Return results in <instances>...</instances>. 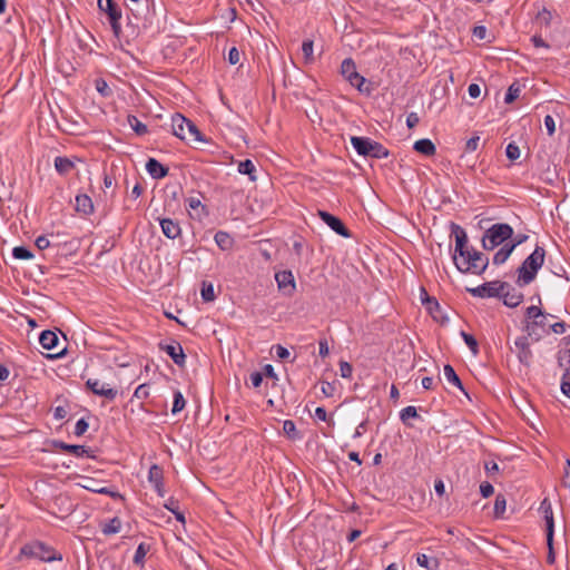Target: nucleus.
Segmentation results:
<instances>
[{"label": "nucleus", "instance_id": "32", "mask_svg": "<svg viewBox=\"0 0 570 570\" xmlns=\"http://www.w3.org/2000/svg\"><path fill=\"white\" fill-rule=\"evenodd\" d=\"M238 171L243 175H247L252 181L256 180L255 171L256 167L250 159H245L238 164Z\"/></svg>", "mask_w": 570, "mask_h": 570}, {"label": "nucleus", "instance_id": "2", "mask_svg": "<svg viewBox=\"0 0 570 570\" xmlns=\"http://www.w3.org/2000/svg\"><path fill=\"white\" fill-rule=\"evenodd\" d=\"M452 259L458 271L463 274L481 275L489 265V258L473 247L464 250L463 255H453Z\"/></svg>", "mask_w": 570, "mask_h": 570}, {"label": "nucleus", "instance_id": "64", "mask_svg": "<svg viewBox=\"0 0 570 570\" xmlns=\"http://www.w3.org/2000/svg\"><path fill=\"white\" fill-rule=\"evenodd\" d=\"M468 92L471 98H479L481 95V88L478 83H471L469 85Z\"/></svg>", "mask_w": 570, "mask_h": 570}, {"label": "nucleus", "instance_id": "52", "mask_svg": "<svg viewBox=\"0 0 570 570\" xmlns=\"http://www.w3.org/2000/svg\"><path fill=\"white\" fill-rule=\"evenodd\" d=\"M88 428H89L88 422L85 419H80L76 423L73 433L77 436H81L87 432Z\"/></svg>", "mask_w": 570, "mask_h": 570}, {"label": "nucleus", "instance_id": "57", "mask_svg": "<svg viewBox=\"0 0 570 570\" xmlns=\"http://www.w3.org/2000/svg\"><path fill=\"white\" fill-rule=\"evenodd\" d=\"M35 245L37 246L38 249L43 250L50 246V240L48 239L47 236L41 235V236L37 237Z\"/></svg>", "mask_w": 570, "mask_h": 570}, {"label": "nucleus", "instance_id": "62", "mask_svg": "<svg viewBox=\"0 0 570 570\" xmlns=\"http://www.w3.org/2000/svg\"><path fill=\"white\" fill-rule=\"evenodd\" d=\"M137 399H146L148 396V386L146 384L139 385L134 393Z\"/></svg>", "mask_w": 570, "mask_h": 570}, {"label": "nucleus", "instance_id": "1", "mask_svg": "<svg viewBox=\"0 0 570 570\" xmlns=\"http://www.w3.org/2000/svg\"><path fill=\"white\" fill-rule=\"evenodd\" d=\"M26 559H35L41 562H55L62 561V553L56 550L52 546L40 541L33 540L24 543L17 556V560L21 561Z\"/></svg>", "mask_w": 570, "mask_h": 570}, {"label": "nucleus", "instance_id": "58", "mask_svg": "<svg viewBox=\"0 0 570 570\" xmlns=\"http://www.w3.org/2000/svg\"><path fill=\"white\" fill-rule=\"evenodd\" d=\"M479 141H480V137L479 136H473L471 137L466 144H465V151H474L476 150L478 146H479Z\"/></svg>", "mask_w": 570, "mask_h": 570}, {"label": "nucleus", "instance_id": "59", "mask_svg": "<svg viewBox=\"0 0 570 570\" xmlns=\"http://www.w3.org/2000/svg\"><path fill=\"white\" fill-rule=\"evenodd\" d=\"M420 122V117L416 112H410L406 117V126L412 129Z\"/></svg>", "mask_w": 570, "mask_h": 570}, {"label": "nucleus", "instance_id": "28", "mask_svg": "<svg viewBox=\"0 0 570 570\" xmlns=\"http://www.w3.org/2000/svg\"><path fill=\"white\" fill-rule=\"evenodd\" d=\"M416 562L420 567L425 568L426 570H438L440 567L438 558H430L424 553H419L416 556Z\"/></svg>", "mask_w": 570, "mask_h": 570}, {"label": "nucleus", "instance_id": "15", "mask_svg": "<svg viewBox=\"0 0 570 570\" xmlns=\"http://www.w3.org/2000/svg\"><path fill=\"white\" fill-rule=\"evenodd\" d=\"M86 386L96 395L104 396L110 401L115 400L118 392L117 390L109 387L108 384L101 383L98 379H89L86 382Z\"/></svg>", "mask_w": 570, "mask_h": 570}, {"label": "nucleus", "instance_id": "60", "mask_svg": "<svg viewBox=\"0 0 570 570\" xmlns=\"http://www.w3.org/2000/svg\"><path fill=\"white\" fill-rule=\"evenodd\" d=\"M531 42L535 48H550L549 43H547L540 35L532 36Z\"/></svg>", "mask_w": 570, "mask_h": 570}, {"label": "nucleus", "instance_id": "13", "mask_svg": "<svg viewBox=\"0 0 570 570\" xmlns=\"http://www.w3.org/2000/svg\"><path fill=\"white\" fill-rule=\"evenodd\" d=\"M52 445L56 450L72 453L73 455H76L78 458H82V456H87V458H91V459L96 458L95 451L85 445L68 444L62 441H53Z\"/></svg>", "mask_w": 570, "mask_h": 570}, {"label": "nucleus", "instance_id": "43", "mask_svg": "<svg viewBox=\"0 0 570 570\" xmlns=\"http://www.w3.org/2000/svg\"><path fill=\"white\" fill-rule=\"evenodd\" d=\"M147 552H148V547L144 542L140 543L135 551V556H134V560H132L134 563L137 566H142Z\"/></svg>", "mask_w": 570, "mask_h": 570}, {"label": "nucleus", "instance_id": "22", "mask_svg": "<svg viewBox=\"0 0 570 570\" xmlns=\"http://www.w3.org/2000/svg\"><path fill=\"white\" fill-rule=\"evenodd\" d=\"M76 206L75 209L77 213L88 216L94 213V203L91 198L86 194H79L75 198Z\"/></svg>", "mask_w": 570, "mask_h": 570}, {"label": "nucleus", "instance_id": "53", "mask_svg": "<svg viewBox=\"0 0 570 570\" xmlns=\"http://www.w3.org/2000/svg\"><path fill=\"white\" fill-rule=\"evenodd\" d=\"M480 492L483 498H489L494 493V488L490 482L484 481L480 484Z\"/></svg>", "mask_w": 570, "mask_h": 570}, {"label": "nucleus", "instance_id": "38", "mask_svg": "<svg viewBox=\"0 0 570 570\" xmlns=\"http://www.w3.org/2000/svg\"><path fill=\"white\" fill-rule=\"evenodd\" d=\"M535 19L541 26L549 28L552 22V12L547 8H543L538 12Z\"/></svg>", "mask_w": 570, "mask_h": 570}, {"label": "nucleus", "instance_id": "33", "mask_svg": "<svg viewBox=\"0 0 570 570\" xmlns=\"http://www.w3.org/2000/svg\"><path fill=\"white\" fill-rule=\"evenodd\" d=\"M121 529V520L118 517H115L109 520L108 523H106L101 531L106 535L118 533Z\"/></svg>", "mask_w": 570, "mask_h": 570}, {"label": "nucleus", "instance_id": "56", "mask_svg": "<svg viewBox=\"0 0 570 570\" xmlns=\"http://www.w3.org/2000/svg\"><path fill=\"white\" fill-rule=\"evenodd\" d=\"M544 126L547 128L548 135L552 136L556 131V122L552 116L547 115L544 117Z\"/></svg>", "mask_w": 570, "mask_h": 570}, {"label": "nucleus", "instance_id": "14", "mask_svg": "<svg viewBox=\"0 0 570 570\" xmlns=\"http://www.w3.org/2000/svg\"><path fill=\"white\" fill-rule=\"evenodd\" d=\"M318 216L332 230H334L340 236L345 238L351 236L350 230L338 217L325 210H318Z\"/></svg>", "mask_w": 570, "mask_h": 570}, {"label": "nucleus", "instance_id": "35", "mask_svg": "<svg viewBox=\"0 0 570 570\" xmlns=\"http://www.w3.org/2000/svg\"><path fill=\"white\" fill-rule=\"evenodd\" d=\"M200 295L204 302H213L216 298L214 285L209 282H203Z\"/></svg>", "mask_w": 570, "mask_h": 570}, {"label": "nucleus", "instance_id": "30", "mask_svg": "<svg viewBox=\"0 0 570 570\" xmlns=\"http://www.w3.org/2000/svg\"><path fill=\"white\" fill-rule=\"evenodd\" d=\"M148 481L153 485H160L164 481V471L158 464H153L148 472Z\"/></svg>", "mask_w": 570, "mask_h": 570}, {"label": "nucleus", "instance_id": "29", "mask_svg": "<svg viewBox=\"0 0 570 570\" xmlns=\"http://www.w3.org/2000/svg\"><path fill=\"white\" fill-rule=\"evenodd\" d=\"M513 252V246L504 244L493 256V264L501 265L510 257Z\"/></svg>", "mask_w": 570, "mask_h": 570}, {"label": "nucleus", "instance_id": "18", "mask_svg": "<svg viewBox=\"0 0 570 570\" xmlns=\"http://www.w3.org/2000/svg\"><path fill=\"white\" fill-rule=\"evenodd\" d=\"M275 279L277 282L278 288L287 295H292L295 292V279L291 271H281L276 273Z\"/></svg>", "mask_w": 570, "mask_h": 570}, {"label": "nucleus", "instance_id": "51", "mask_svg": "<svg viewBox=\"0 0 570 570\" xmlns=\"http://www.w3.org/2000/svg\"><path fill=\"white\" fill-rule=\"evenodd\" d=\"M422 293L426 296L425 299H422L423 303L426 305V308L430 311V313H433V309H439L440 305L438 301L433 297H429L426 291L422 287Z\"/></svg>", "mask_w": 570, "mask_h": 570}, {"label": "nucleus", "instance_id": "36", "mask_svg": "<svg viewBox=\"0 0 570 570\" xmlns=\"http://www.w3.org/2000/svg\"><path fill=\"white\" fill-rule=\"evenodd\" d=\"M96 90L105 98L112 95V90L104 78H97L95 80Z\"/></svg>", "mask_w": 570, "mask_h": 570}, {"label": "nucleus", "instance_id": "37", "mask_svg": "<svg viewBox=\"0 0 570 570\" xmlns=\"http://www.w3.org/2000/svg\"><path fill=\"white\" fill-rule=\"evenodd\" d=\"M185 405H186V401L184 399L183 393L180 391H175L171 413L173 414L179 413L180 411L184 410Z\"/></svg>", "mask_w": 570, "mask_h": 570}, {"label": "nucleus", "instance_id": "44", "mask_svg": "<svg viewBox=\"0 0 570 570\" xmlns=\"http://www.w3.org/2000/svg\"><path fill=\"white\" fill-rule=\"evenodd\" d=\"M313 47L314 42L311 39H306L302 43V51L306 62H312L314 60Z\"/></svg>", "mask_w": 570, "mask_h": 570}, {"label": "nucleus", "instance_id": "41", "mask_svg": "<svg viewBox=\"0 0 570 570\" xmlns=\"http://www.w3.org/2000/svg\"><path fill=\"white\" fill-rule=\"evenodd\" d=\"M415 417H419V414H417V411H416V407L413 406V405H409L406 407H404L401 412H400V419L401 421L406 424V425H410L407 423V420L409 419H415Z\"/></svg>", "mask_w": 570, "mask_h": 570}, {"label": "nucleus", "instance_id": "42", "mask_svg": "<svg viewBox=\"0 0 570 570\" xmlns=\"http://www.w3.org/2000/svg\"><path fill=\"white\" fill-rule=\"evenodd\" d=\"M12 256L17 259L28 261L33 257V254L24 246H17L12 249Z\"/></svg>", "mask_w": 570, "mask_h": 570}, {"label": "nucleus", "instance_id": "21", "mask_svg": "<svg viewBox=\"0 0 570 570\" xmlns=\"http://www.w3.org/2000/svg\"><path fill=\"white\" fill-rule=\"evenodd\" d=\"M146 170L154 179H161L168 175V167L164 166L155 158L147 160Z\"/></svg>", "mask_w": 570, "mask_h": 570}, {"label": "nucleus", "instance_id": "46", "mask_svg": "<svg viewBox=\"0 0 570 570\" xmlns=\"http://www.w3.org/2000/svg\"><path fill=\"white\" fill-rule=\"evenodd\" d=\"M507 501L502 494L497 495L494 501V514L495 517H501L505 511Z\"/></svg>", "mask_w": 570, "mask_h": 570}, {"label": "nucleus", "instance_id": "27", "mask_svg": "<svg viewBox=\"0 0 570 570\" xmlns=\"http://www.w3.org/2000/svg\"><path fill=\"white\" fill-rule=\"evenodd\" d=\"M214 239L222 250H230L234 246V239L227 232L218 230Z\"/></svg>", "mask_w": 570, "mask_h": 570}, {"label": "nucleus", "instance_id": "8", "mask_svg": "<svg viewBox=\"0 0 570 570\" xmlns=\"http://www.w3.org/2000/svg\"><path fill=\"white\" fill-rule=\"evenodd\" d=\"M98 8L105 12L112 33L117 39L121 37V9L114 0H98Z\"/></svg>", "mask_w": 570, "mask_h": 570}, {"label": "nucleus", "instance_id": "23", "mask_svg": "<svg viewBox=\"0 0 570 570\" xmlns=\"http://www.w3.org/2000/svg\"><path fill=\"white\" fill-rule=\"evenodd\" d=\"M541 508L543 509L544 520H546V530H547V539L549 541L553 540V530H554V521L553 513L550 503L544 499L541 503Z\"/></svg>", "mask_w": 570, "mask_h": 570}, {"label": "nucleus", "instance_id": "31", "mask_svg": "<svg viewBox=\"0 0 570 570\" xmlns=\"http://www.w3.org/2000/svg\"><path fill=\"white\" fill-rule=\"evenodd\" d=\"M443 371H444V376H445V379L448 380L449 383H451L454 386L459 387L461 391H464L462 382H461L460 377L458 376V374L455 373V371L452 367V365H450V364L444 365Z\"/></svg>", "mask_w": 570, "mask_h": 570}, {"label": "nucleus", "instance_id": "63", "mask_svg": "<svg viewBox=\"0 0 570 570\" xmlns=\"http://www.w3.org/2000/svg\"><path fill=\"white\" fill-rule=\"evenodd\" d=\"M487 32L488 30L484 26H476L473 28V36L480 40L485 39Z\"/></svg>", "mask_w": 570, "mask_h": 570}, {"label": "nucleus", "instance_id": "10", "mask_svg": "<svg viewBox=\"0 0 570 570\" xmlns=\"http://www.w3.org/2000/svg\"><path fill=\"white\" fill-rule=\"evenodd\" d=\"M508 287V283L493 281L487 282L478 287L469 288L468 291L475 297L481 298H490V297H499L502 294V289Z\"/></svg>", "mask_w": 570, "mask_h": 570}, {"label": "nucleus", "instance_id": "61", "mask_svg": "<svg viewBox=\"0 0 570 570\" xmlns=\"http://www.w3.org/2000/svg\"><path fill=\"white\" fill-rule=\"evenodd\" d=\"M550 330L556 334H563L567 330V324L561 321L550 325Z\"/></svg>", "mask_w": 570, "mask_h": 570}, {"label": "nucleus", "instance_id": "39", "mask_svg": "<svg viewBox=\"0 0 570 570\" xmlns=\"http://www.w3.org/2000/svg\"><path fill=\"white\" fill-rule=\"evenodd\" d=\"M520 91H521V88L518 82H513L512 85H510L508 88V91L505 94V97H504V102L505 104L513 102L519 97Z\"/></svg>", "mask_w": 570, "mask_h": 570}, {"label": "nucleus", "instance_id": "6", "mask_svg": "<svg viewBox=\"0 0 570 570\" xmlns=\"http://www.w3.org/2000/svg\"><path fill=\"white\" fill-rule=\"evenodd\" d=\"M351 144L358 155L372 158H386L389 150L380 142L366 137H352Z\"/></svg>", "mask_w": 570, "mask_h": 570}, {"label": "nucleus", "instance_id": "20", "mask_svg": "<svg viewBox=\"0 0 570 570\" xmlns=\"http://www.w3.org/2000/svg\"><path fill=\"white\" fill-rule=\"evenodd\" d=\"M159 224L161 227L163 234L169 238L175 239L180 236L181 228L178 222L170 218H159Z\"/></svg>", "mask_w": 570, "mask_h": 570}, {"label": "nucleus", "instance_id": "26", "mask_svg": "<svg viewBox=\"0 0 570 570\" xmlns=\"http://www.w3.org/2000/svg\"><path fill=\"white\" fill-rule=\"evenodd\" d=\"M55 168L59 175L66 176L75 168V163L68 157L58 156L55 158Z\"/></svg>", "mask_w": 570, "mask_h": 570}, {"label": "nucleus", "instance_id": "19", "mask_svg": "<svg viewBox=\"0 0 570 570\" xmlns=\"http://www.w3.org/2000/svg\"><path fill=\"white\" fill-rule=\"evenodd\" d=\"M499 298H502L503 304L508 307H517L522 303L523 294L508 284V287L502 289V294H500Z\"/></svg>", "mask_w": 570, "mask_h": 570}, {"label": "nucleus", "instance_id": "24", "mask_svg": "<svg viewBox=\"0 0 570 570\" xmlns=\"http://www.w3.org/2000/svg\"><path fill=\"white\" fill-rule=\"evenodd\" d=\"M58 342H59L58 335L50 330H46V331L41 332V334L39 336V343L41 344V346L45 350H48V351L53 350L58 345Z\"/></svg>", "mask_w": 570, "mask_h": 570}, {"label": "nucleus", "instance_id": "12", "mask_svg": "<svg viewBox=\"0 0 570 570\" xmlns=\"http://www.w3.org/2000/svg\"><path fill=\"white\" fill-rule=\"evenodd\" d=\"M82 482H79L78 485L82 489H86L94 493L105 494L112 499H124V497L116 490L108 488V487H101L100 481L89 478V476H81Z\"/></svg>", "mask_w": 570, "mask_h": 570}, {"label": "nucleus", "instance_id": "25", "mask_svg": "<svg viewBox=\"0 0 570 570\" xmlns=\"http://www.w3.org/2000/svg\"><path fill=\"white\" fill-rule=\"evenodd\" d=\"M414 150L424 155V156H433L436 153V147L432 142V140L428 138H423L416 140L413 146Z\"/></svg>", "mask_w": 570, "mask_h": 570}, {"label": "nucleus", "instance_id": "47", "mask_svg": "<svg viewBox=\"0 0 570 570\" xmlns=\"http://www.w3.org/2000/svg\"><path fill=\"white\" fill-rule=\"evenodd\" d=\"M315 417L320 421L326 422L330 426L334 425L333 417L328 416L326 410L322 406L315 409Z\"/></svg>", "mask_w": 570, "mask_h": 570}, {"label": "nucleus", "instance_id": "49", "mask_svg": "<svg viewBox=\"0 0 570 570\" xmlns=\"http://www.w3.org/2000/svg\"><path fill=\"white\" fill-rule=\"evenodd\" d=\"M505 155L510 160H517L520 157V148L514 144H508Z\"/></svg>", "mask_w": 570, "mask_h": 570}, {"label": "nucleus", "instance_id": "3", "mask_svg": "<svg viewBox=\"0 0 570 570\" xmlns=\"http://www.w3.org/2000/svg\"><path fill=\"white\" fill-rule=\"evenodd\" d=\"M546 250L537 246L535 249L523 261L518 268V283L520 285L530 284L537 276L538 271L544 263Z\"/></svg>", "mask_w": 570, "mask_h": 570}, {"label": "nucleus", "instance_id": "48", "mask_svg": "<svg viewBox=\"0 0 570 570\" xmlns=\"http://www.w3.org/2000/svg\"><path fill=\"white\" fill-rule=\"evenodd\" d=\"M186 207L190 210L200 209L202 213H205V206L202 204V202L198 197H188L186 199Z\"/></svg>", "mask_w": 570, "mask_h": 570}, {"label": "nucleus", "instance_id": "16", "mask_svg": "<svg viewBox=\"0 0 570 570\" xmlns=\"http://www.w3.org/2000/svg\"><path fill=\"white\" fill-rule=\"evenodd\" d=\"M451 233L455 237V249L453 255H463L464 250L470 249L468 235L460 225L451 223Z\"/></svg>", "mask_w": 570, "mask_h": 570}, {"label": "nucleus", "instance_id": "45", "mask_svg": "<svg viewBox=\"0 0 570 570\" xmlns=\"http://www.w3.org/2000/svg\"><path fill=\"white\" fill-rule=\"evenodd\" d=\"M546 313L539 306L532 305L527 307L525 309V320L524 321H533L540 317H543Z\"/></svg>", "mask_w": 570, "mask_h": 570}, {"label": "nucleus", "instance_id": "17", "mask_svg": "<svg viewBox=\"0 0 570 570\" xmlns=\"http://www.w3.org/2000/svg\"><path fill=\"white\" fill-rule=\"evenodd\" d=\"M159 350L166 352L178 366L185 365L186 355L183 346L178 342L174 341L170 344L159 343Z\"/></svg>", "mask_w": 570, "mask_h": 570}, {"label": "nucleus", "instance_id": "54", "mask_svg": "<svg viewBox=\"0 0 570 570\" xmlns=\"http://www.w3.org/2000/svg\"><path fill=\"white\" fill-rule=\"evenodd\" d=\"M340 372H341L342 377L350 379L353 373V367L348 362H341L340 363Z\"/></svg>", "mask_w": 570, "mask_h": 570}, {"label": "nucleus", "instance_id": "50", "mask_svg": "<svg viewBox=\"0 0 570 570\" xmlns=\"http://www.w3.org/2000/svg\"><path fill=\"white\" fill-rule=\"evenodd\" d=\"M283 431L286 435L291 438H295L297 434L296 425L292 420L284 421Z\"/></svg>", "mask_w": 570, "mask_h": 570}, {"label": "nucleus", "instance_id": "40", "mask_svg": "<svg viewBox=\"0 0 570 570\" xmlns=\"http://www.w3.org/2000/svg\"><path fill=\"white\" fill-rule=\"evenodd\" d=\"M461 337L465 342V344L469 346L470 351L473 355H476L479 353V345L475 337L464 331L461 332Z\"/></svg>", "mask_w": 570, "mask_h": 570}, {"label": "nucleus", "instance_id": "55", "mask_svg": "<svg viewBox=\"0 0 570 570\" xmlns=\"http://www.w3.org/2000/svg\"><path fill=\"white\" fill-rule=\"evenodd\" d=\"M240 60V53L236 47H233L228 51V62L230 65H236Z\"/></svg>", "mask_w": 570, "mask_h": 570}, {"label": "nucleus", "instance_id": "4", "mask_svg": "<svg viewBox=\"0 0 570 570\" xmlns=\"http://www.w3.org/2000/svg\"><path fill=\"white\" fill-rule=\"evenodd\" d=\"M171 128L173 134L181 140L188 142L205 141L198 127L181 114L177 112L171 117Z\"/></svg>", "mask_w": 570, "mask_h": 570}, {"label": "nucleus", "instance_id": "34", "mask_svg": "<svg viewBox=\"0 0 570 570\" xmlns=\"http://www.w3.org/2000/svg\"><path fill=\"white\" fill-rule=\"evenodd\" d=\"M128 124L130 125L131 129L137 134V135H145L148 132V128L145 124H142L136 116L134 115H129L128 118Z\"/></svg>", "mask_w": 570, "mask_h": 570}, {"label": "nucleus", "instance_id": "5", "mask_svg": "<svg viewBox=\"0 0 570 570\" xmlns=\"http://www.w3.org/2000/svg\"><path fill=\"white\" fill-rule=\"evenodd\" d=\"M513 228L505 223L492 225L482 238V247L485 250H493L495 247L511 238Z\"/></svg>", "mask_w": 570, "mask_h": 570}, {"label": "nucleus", "instance_id": "9", "mask_svg": "<svg viewBox=\"0 0 570 570\" xmlns=\"http://www.w3.org/2000/svg\"><path fill=\"white\" fill-rule=\"evenodd\" d=\"M549 314H544L543 317L524 321L523 331L531 338L532 342H539L544 335L549 333L547 318Z\"/></svg>", "mask_w": 570, "mask_h": 570}, {"label": "nucleus", "instance_id": "7", "mask_svg": "<svg viewBox=\"0 0 570 570\" xmlns=\"http://www.w3.org/2000/svg\"><path fill=\"white\" fill-rule=\"evenodd\" d=\"M341 75L361 94H371L372 88L367 85V80L357 72L356 65L352 58H346L342 61Z\"/></svg>", "mask_w": 570, "mask_h": 570}, {"label": "nucleus", "instance_id": "11", "mask_svg": "<svg viewBox=\"0 0 570 570\" xmlns=\"http://www.w3.org/2000/svg\"><path fill=\"white\" fill-rule=\"evenodd\" d=\"M529 340L531 338L528 335L519 336L514 341V348H511V351L515 353L519 362L528 367L531 365L533 358Z\"/></svg>", "mask_w": 570, "mask_h": 570}]
</instances>
